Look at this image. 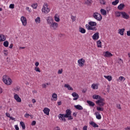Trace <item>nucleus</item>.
<instances>
[{
    "mask_svg": "<svg viewBox=\"0 0 130 130\" xmlns=\"http://www.w3.org/2000/svg\"><path fill=\"white\" fill-rule=\"evenodd\" d=\"M95 26H97V23L94 21H89L88 24L85 25L87 30H92V31H96L97 30V28Z\"/></svg>",
    "mask_w": 130,
    "mask_h": 130,
    "instance_id": "1",
    "label": "nucleus"
},
{
    "mask_svg": "<svg viewBox=\"0 0 130 130\" xmlns=\"http://www.w3.org/2000/svg\"><path fill=\"white\" fill-rule=\"evenodd\" d=\"M3 81L4 84L7 85V86H10V85H12V83H13V81L7 75H4L3 76Z\"/></svg>",
    "mask_w": 130,
    "mask_h": 130,
    "instance_id": "2",
    "label": "nucleus"
},
{
    "mask_svg": "<svg viewBox=\"0 0 130 130\" xmlns=\"http://www.w3.org/2000/svg\"><path fill=\"white\" fill-rule=\"evenodd\" d=\"M42 12L43 14L47 15L49 12H50V9L48 8V4L47 3H44L42 9Z\"/></svg>",
    "mask_w": 130,
    "mask_h": 130,
    "instance_id": "3",
    "label": "nucleus"
},
{
    "mask_svg": "<svg viewBox=\"0 0 130 130\" xmlns=\"http://www.w3.org/2000/svg\"><path fill=\"white\" fill-rule=\"evenodd\" d=\"M105 101V100L104 99L101 98L100 100L96 101L95 102L96 104H98L99 106H101V107H102L105 105V103L104 102Z\"/></svg>",
    "mask_w": 130,
    "mask_h": 130,
    "instance_id": "4",
    "label": "nucleus"
},
{
    "mask_svg": "<svg viewBox=\"0 0 130 130\" xmlns=\"http://www.w3.org/2000/svg\"><path fill=\"white\" fill-rule=\"evenodd\" d=\"M92 16L94 19H95L97 21H101L102 20V16H101V14L98 13V12L94 13Z\"/></svg>",
    "mask_w": 130,
    "mask_h": 130,
    "instance_id": "5",
    "label": "nucleus"
},
{
    "mask_svg": "<svg viewBox=\"0 0 130 130\" xmlns=\"http://www.w3.org/2000/svg\"><path fill=\"white\" fill-rule=\"evenodd\" d=\"M50 28L52 30H57V28H58V23L56 22H54L50 25Z\"/></svg>",
    "mask_w": 130,
    "mask_h": 130,
    "instance_id": "6",
    "label": "nucleus"
},
{
    "mask_svg": "<svg viewBox=\"0 0 130 130\" xmlns=\"http://www.w3.org/2000/svg\"><path fill=\"white\" fill-rule=\"evenodd\" d=\"M85 62H86V61L85 60V59L83 58L78 60V66L81 68H82V67L84 66V64H85Z\"/></svg>",
    "mask_w": 130,
    "mask_h": 130,
    "instance_id": "7",
    "label": "nucleus"
},
{
    "mask_svg": "<svg viewBox=\"0 0 130 130\" xmlns=\"http://www.w3.org/2000/svg\"><path fill=\"white\" fill-rule=\"evenodd\" d=\"M46 21L47 24L50 26L54 22L53 18L50 16L47 18Z\"/></svg>",
    "mask_w": 130,
    "mask_h": 130,
    "instance_id": "8",
    "label": "nucleus"
},
{
    "mask_svg": "<svg viewBox=\"0 0 130 130\" xmlns=\"http://www.w3.org/2000/svg\"><path fill=\"white\" fill-rule=\"evenodd\" d=\"M23 26H27V18L25 16H21L20 18Z\"/></svg>",
    "mask_w": 130,
    "mask_h": 130,
    "instance_id": "9",
    "label": "nucleus"
},
{
    "mask_svg": "<svg viewBox=\"0 0 130 130\" xmlns=\"http://www.w3.org/2000/svg\"><path fill=\"white\" fill-rule=\"evenodd\" d=\"M14 98L17 102H18L19 103L22 102V99H21V98L19 96V95H18L17 94H14Z\"/></svg>",
    "mask_w": 130,
    "mask_h": 130,
    "instance_id": "10",
    "label": "nucleus"
},
{
    "mask_svg": "<svg viewBox=\"0 0 130 130\" xmlns=\"http://www.w3.org/2000/svg\"><path fill=\"white\" fill-rule=\"evenodd\" d=\"M66 114H64V117L66 118H68V117H70V115H72V111L70 109H67L66 111Z\"/></svg>",
    "mask_w": 130,
    "mask_h": 130,
    "instance_id": "11",
    "label": "nucleus"
},
{
    "mask_svg": "<svg viewBox=\"0 0 130 130\" xmlns=\"http://www.w3.org/2000/svg\"><path fill=\"white\" fill-rule=\"evenodd\" d=\"M54 20L55 22H57L58 23L59 22H60V18H59V14L56 13L55 14L54 16Z\"/></svg>",
    "mask_w": 130,
    "mask_h": 130,
    "instance_id": "12",
    "label": "nucleus"
},
{
    "mask_svg": "<svg viewBox=\"0 0 130 130\" xmlns=\"http://www.w3.org/2000/svg\"><path fill=\"white\" fill-rule=\"evenodd\" d=\"M121 17L123 19H125L126 20H127V19H129V15H128V14H127V13H126V12L122 11Z\"/></svg>",
    "mask_w": 130,
    "mask_h": 130,
    "instance_id": "13",
    "label": "nucleus"
},
{
    "mask_svg": "<svg viewBox=\"0 0 130 130\" xmlns=\"http://www.w3.org/2000/svg\"><path fill=\"white\" fill-rule=\"evenodd\" d=\"M92 39L93 40H98L99 39V32H96L92 36Z\"/></svg>",
    "mask_w": 130,
    "mask_h": 130,
    "instance_id": "14",
    "label": "nucleus"
},
{
    "mask_svg": "<svg viewBox=\"0 0 130 130\" xmlns=\"http://www.w3.org/2000/svg\"><path fill=\"white\" fill-rule=\"evenodd\" d=\"M72 95L73 96V97L74 98H73V100L74 101H76L77 99H79V94H78V93H77L76 92H73L72 93Z\"/></svg>",
    "mask_w": 130,
    "mask_h": 130,
    "instance_id": "15",
    "label": "nucleus"
},
{
    "mask_svg": "<svg viewBox=\"0 0 130 130\" xmlns=\"http://www.w3.org/2000/svg\"><path fill=\"white\" fill-rule=\"evenodd\" d=\"M64 114H59L58 116V118L60 119V120H63V121H66V117H64Z\"/></svg>",
    "mask_w": 130,
    "mask_h": 130,
    "instance_id": "16",
    "label": "nucleus"
},
{
    "mask_svg": "<svg viewBox=\"0 0 130 130\" xmlns=\"http://www.w3.org/2000/svg\"><path fill=\"white\" fill-rule=\"evenodd\" d=\"M44 113L46 115H49V112H50V109L48 108H45L43 110Z\"/></svg>",
    "mask_w": 130,
    "mask_h": 130,
    "instance_id": "17",
    "label": "nucleus"
},
{
    "mask_svg": "<svg viewBox=\"0 0 130 130\" xmlns=\"http://www.w3.org/2000/svg\"><path fill=\"white\" fill-rule=\"evenodd\" d=\"M94 115H95L96 119L100 120L101 119V118H102V117L101 116V114H100V112H95L94 113Z\"/></svg>",
    "mask_w": 130,
    "mask_h": 130,
    "instance_id": "18",
    "label": "nucleus"
},
{
    "mask_svg": "<svg viewBox=\"0 0 130 130\" xmlns=\"http://www.w3.org/2000/svg\"><path fill=\"white\" fill-rule=\"evenodd\" d=\"M105 56L106 57H111V56H113V54L107 51L105 52Z\"/></svg>",
    "mask_w": 130,
    "mask_h": 130,
    "instance_id": "19",
    "label": "nucleus"
},
{
    "mask_svg": "<svg viewBox=\"0 0 130 130\" xmlns=\"http://www.w3.org/2000/svg\"><path fill=\"white\" fill-rule=\"evenodd\" d=\"M118 34H120V35H121V36H123V35H124V31H125V29L124 28H121V29H118Z\"/></svg>",
    "mask_w": 130,
    "mask_h": 130,
    "instance_id": "20",
    "label": "nucleus"
},
{
    "mask_svg": "<svg viewBox=\"0 0 130 130\" xmlns=\"http://www.w3.org/2000/svg\"><path fill=\"white\" fill-rule=\"evenodd\" d=\"M64 87L65 88H67L68 90H69V91H74V88L70 86V84H64Z\"/></svg>",
    "mask_w": 130,
    "mask_h": 130,
    "instance_id": "21",
    "label": "nucleus"
},
{
    "mask_svg": "<svg viewBox=\"0 0 130 130\" xmlns=\"http://www.w3.org/2000/svg\"><path fill=\"white\" fill-rule=\"evenodd\" d=\"M91 88L93 90H97V89H98V84L93 83L91 84Z\"/></svg>",
    "mask_w": 130,
    "mask_h": 130,
    "instance_id": "22",
    "label": "nucleus"
},
{
    "mask_svg": "<svg viewBox=\"0 0 130 130\" xmlns=\"http://www.w3.org/2000/svg\"><path fill=\"white\" fill-rule=\"evenodd\" d=\"M85 5H86V6H91V5H92V4H93V1H92V0H86L85 2Z\"/></svg>",
    "mask_w": 130,
    "mask_h": 130,
    "instance_id": "23",
    "label": "nucleus"
},
{
    "mask_svg": "<svg viewBox=\"0 0 130 130\" xmlns=\"http://www.w3.org/2000/svg\"><path fill=\"white\" fill-rule=\"evenodd\" d=\"M52 100H54V101H56L57 100V94L55 93H53L52 95Z\"/></svg>",
    "mask_w": 130,
    "mask_h": 130,
    "instance_id": "24",
    "label": "nucleus"
},
{
    "mask_svg": "<svg viewBox=\"0 0 130 130\" xmlns=\"http://www.w3.org/2000/svg\"><path fill=\"white\" fill-rule=\"evenodd\" d=\"M89 124H90V125H92V126L93 127H98L99 126L96 124V123H95V122L94 121H91L89 122Z\"/></svg>",
    "mask_w": 130,
    "mask_h": 130,
    "instance_id": "25",
    "label": "nucleus"
},
{
    "mask_svg": "<svg viewBox=\"0 0 130 130\" xmlns=\"http://www.w3.org/2000/svg\"><path fill=\"white\" fill-rule=\"evenodd\" d=\"M87 103L89 105V106H91L92 107H94V106H95V103L91 101H87Z\"/></svg>",
    "mask_w": 130,
    "mask_h": 130,
    "instance_id": "26",
    "label": "nucleus"
},
{
    "mask_svg": "<svg viewBox=\"0 0 130 130\" xmlns=\"http://www.w3.org/2000/svg\"><path fill=\"white\" fill-rule=\"evenodd\" d=\"M104 78H105V79H107V80H108L109 82H111V81H112V77L111 76L104 75Z\"/></svg>",
    "mask_w": 130,
    "mask_h": 130,
    "instance_id": "27",
    "label": "nucleus"
},
{
    "mask_svg": "<svg viewBox=\"0 0 130 130\" xmlns=\"http://www.w3.org/2000/svg\"><path fill=\"white\" fill-rule=\"evenodd\" d=\"M79 31L82 34H85V33H86V29L83 27H79Z\"/></svg>",
    "mask_w": 130,
    "mask_h": 130,
    "instance_id": "28",
    "label": "nucleus"
},
{
    "mask_svg": "<svg viewBox=\"0 0 130 130\" xmlns=\"http://www.w3.org/2000/svg\"><path fill=\"white\" fill-rule=\"evenodd\" d=\"M92 98L93 99H95V100H98V99L99 100L101 98V96L98 94H94L92 96Z\"/></svg>",
    "mask_w": 130,
    "mask_h": 130,
    "instance_id": "29",
    "label": "nucleus"
},
{
    "mask_svg": "<svg viewBox=\"0 0 130 130\" xmlns=\"http://www.w3.org/2000/svg\"><path fill=\"white\" fill-rule=\"evenodd\" d=\"M97 47L99 48H101L102 47V42L101 41L99 40L97 41Z\"/></svg>",
    "mask_w": 130,
    "mask_h": 130,
    "instance_id": "30",
    "label": "nucleus"
},
{
    "mask_svg": "<svg viewBox=\"0 0 130 130\" xmlns=\"http://www.w3.org/2000/svg\"><path fill=\"white\" fill-rule=\"evenodd\" d=\"M75 108H76V109H78V110H83V107H82L80 105L75 106Z\"/></svg>",
    "mask_w": 130,
    "mask_h": 130,
    "instance_id": "31",
    "label": "nucleus"
},
{
    "mask_svg": "<svg viewBox=\"0 0 130 130\" xmlns=\"http://www.w3.org/2000/svg\"><path fill=\"white\" fill-rule=\"evenodd\" d=\"M36 24H40V23H41V20L40 19V17H37L35 20Z\"/></svg>",
    "mask_w": 130,
    "mask_h": 130,
    "instance_id": "32",
    "label": "nucleus"
},
{
    "mask_svg": "<svg viewBox=\"0 0 130 130\" xmlns=\"http://www.w3.org/2000/svg\"><path fill=\"white\" fill-rule=\"evenodd\" d=\"M101 13L102 15H103V16H106L107 12H106V10H105V9H101Z\"/></svg>",
    "mask_w": 130,
    "mask_h": 130,
    "instance_id": "33",
    "label": "nucleus"
},
{
    "mask_svg": "<svg viewBox=\"0 0 130 130\" xmlns=\"http://www.w3.org/2000/svg\"><path fill=\"white\" fill-rule=\"evenodd\" d=\"M122 12H118V11H117L115 12V16L116 17H120L121 16H122Z\"/></svg>",
    "mask_w": 130,
    "mask_h": 130,
    "instance_id": "34",
    "label": "nucleus"
},
{
    "mask_svg": "<svg viewBox=\"0 0 130 130\" xmlns=\"http://www.w3.org/2000/svg\"><path fill=\"white\" fill-rule=\"evenodd\" d=\"M125 6L124 4H121L118 6V10H121L124 8Z\"/></svg>",
    "mask_w": 130,
    "mask_h": 130,
    "instance_id": "35",
    "label": "nucleus"
},
{
    "mask_svg": "<svg viewBox=\"0 0 130 130\" xmlns=\"http://www.w3.org/2000/svg\"><path fill=\"white\" fill-rule=\"evenodd\" d=\"M20 125L22 128V129H25V128H26V126H25V123H24V122L23 121H21L20 122Z\"/></svg>",
    "mask_w": 130,
    "mask_h": 130,
    "instance_id": "36",
    "label": "nucleus"
},
{
    "mask_svg": "<svg viewBox=\"0 0 130 130\" xmlns=\"http://www.w3.org/2000/svg\"><path fill=\"white\" fill-rule=\"evenodd\" d=\"M3 45L5 47H9V42L8 41H5L3 43Z\"/></svg>",
    "mask_w": 130,
    "mask_h": 130,
    "instance_id": "37",
    "label": "nucleus"
},
{
    "mask_svg": "<svg viewBox=\"0 0 130 130\" xmlns=\"http://www.w3.org/2000/svg\"><path fill=\"white\" fill-rule=\"evenodd\" d=\"M1 36V42L2 41H5L6 38V36H5V35H0Z\"/></svg>",
    "mask_w": 130,
    "mask_h": 130,
    "instance_id": "38",
    "label": "nucleus"
},
{
    "mask_svg": "<svg viewBox=\"0 0 130 130\" xmlns=\"http://www.w3.org/2000/svg\"><path fill=\"white\" fill-rule=\"evenodd\" d=\"M118 3H119V0H115L112 3V5H113V6H116Z\"/></svg>",
    "mask_w": 130,
    "mask_h": 130,
    "instance_id": "39",
    "label": "nucleus"
},
{
    "mask_svg": "<svg viewBox=\"0 0 130 130\" xmlns=\"http://www.w3.org/2000/svg\"><path fill=\"white\" fill-rule=\"evenodd\" d=\"M32 8H33V9H37V7H38V5L37 4V3H35V4H33L31 5Z\"/></svg>",
    "mask_w": 130,
    "mask_h": 130,
    "instance_id": "40",
    "label": "nucleus"
},
{
    "mask_svg": "<svg viewBox=\"0 0 130 130\" xmlns=\"http://www.w3.org/2000/svg\"><path fill=\"white\" fill-rule=\"evenodd\" d=\"M96 110L98 111H103V110H104V109L103 108H101L100 107H97Z\"/></svg>",
    "mask_w": 130,
    "mask_h": 130,
    "instance_id": "41",
    "label": "nucleus"
},
{
    "mask_svg": "<svg viewBox=\"0 0 130 130\" xmlns=\"http://www.w3.org/2000/svg\"><path fill=\"white\" fill-rule=\"evenodd\" d=\"M118 80L119 81H125V78L123 76H120Z\"/></svg>",
    "mask_w": 130,
    "mask_h": 130,
    "instance_id": "42",
    "label": "nucleus"
},
{
    "mask_svg": "<svg viewBox=\"0 0 130 130\" xmlns=\"http://www.w3.org/2000/svg\"><path fill=\"white\" fill-rule=\"evenodd\" d=\"M35 71H36V72H38L39 73L41 72V71H40V69L39 68V67H35Z\"/></svg>",
    "mask_w": 130,
    "mask_h": 130,
    "instance_id": "43",
    "label": "nucleus"
},
{
    "mask_svg": "<svg viewBox=\"0 0 130 130\" xmlns=\"http://www.w3.org/2000/svg\"><path fill=\"white\" fill-rule=\"evenodd\" d=\"M20 90V87L19 86H17L14 88V91L15 92H18V91Z\"/></svg>",
    "mask_w": 130,
    "mask_h": 130,
    "instance_id": "44",
    "label": "nucleus"
},
{
    "mask_svg": "<svg viewBox=\"0 0 130 130\" xmlns=\"http://www.w3.org/2000/svg\"><path fill=\"white\" fill-rule=\"evenodd\" d=\"M71 19L72 20V22H75L76 21V16L72 15Z\"/></svg>",
    "mask_w": 130,
    "mask_h": 130,
    "instance_id": "45",
    "label": "nucleus"
},
{
    "mask_svg": "<svg viewBox=\"0 0 130 130\" xmlns=\"http://www.w3.org/2000/svg\"><path fill=\"white\" fill-rule=\"evenodd\" d=\"M100 4L101 5H105V4H106V2H105V0H100Z\"/></svg>",
    "mask_w": 130,
    "mask_h": 130,
    "instance_id": "46",
    "label": "nucleus"
},
{
    "mask_svg": "<svg viewBox=\"0 0 130 130\" xmlns=\"http://www.w3.org/2000/svg\"><path fill=\"white\" fill-rule=\"evenodd\" d=\"M9 9H15V5L14 4H10L9 6Z\"/></svg>",
    "mask_w": 130,
    "mask_h": 130,
    "instance_id": "47",
    "label": "nucleus"
},
{
    "mask_svg": "<svg viewBox=\"0 0 130 130\" xmlns=\"http://www.w3.org/2000/svg\"><path fill=\"white\" fill-rule=\"evenodd\" d=\"M62 72H63L62 69L59 70L58 71V75H61V74H62Z\"/></svg>",
    "mask_w": 130,
    "mask_h": 130,
    "instance_id": "48",
    "label": "nucleus"
},
{
    "mask_svg": "<svg viewBox=\"0 0 130 130\" xmlns=\"http://www.w3.org/2000/svg\"><path fill=\"white\" fill-rule=\"evenodd\" d=\"M83 130H88V126L87 125H85L83 127Z\"/></svg>",
    "mask_w": 130,
    "mask_h": 130,
    "instance_id": "49",
    "label": "nucleus"
},
{
    "mask_svg": "<svg viewBox=\"0 0 130 130\" xmlns=\"http://www.w3.org/2000/svg\"><path fill=\"white\" fill-rule=\"evenodd\" d=\"M69 120H72V119H73V116H72V115L69 116V117H68Z\"/></svg>",
    "mask_w": 130,
    "mask_h": 130,
    "instance_id": "50",
    "label": "nucleus"
},
{
    "mask_svg": "<svg viewBox=\"0 0 130 130\" xmlns=\"http://www.w3.org/2000/svg\"><path fill=\"white\" fill-rule=\"evenodd\" d=\"M36 125V121H32L31 122V125Z\"/></svg>",
    "mask_w": 130,
    "mask_h": 130,
    "instance_id": "51",
    "label": "nucleus"
},
{
    "mask_svg": "<svg viewBox=\"0 0 130 130\" xmlns=\"http://www.w3.org/2000/svg\"><path fill=\"white\" fill-rule=\"evenodd\" d=\"M6 116H7V117H9V118L11 117V114H10V113H6Z\"/></svg>",
    "mask_w": 130,
    "mask_h": 130,
    "instance_id": "52",
    "label": "nucleus"
},
{
    "mask_svg": "<svg viewBox=\"0 0 130 130\" xmlns=\"http://www.w3.org/2000/svg\"><path fill=\"white\" fill-rule=\"evenodd\" d=\"M29 116H30V115H29V114H27V113H26L24 115V117H26V118H28Z\"/></svg>",
    "mask_w": 130,
    "mask_h": 130,
    "instance_id": "53",
    "label": "nucleus"
},
{
    "mask_svg": "<svg viewBox=\"0 0 130 130\" xmlns=\"http://www.w3.org/2000/svg\"><path fill=\"white\" fill-rule=\"evenodd\" d=\"M15 128L16 130H19V126H18V125H15Z\"/></svg>",
    "mask_w": 130,
    "mask_h": 130,
    "instance_id": "54",
    "label": "nucleus"
},
{
    "mask_svg": "<svg viewBox=\"0 0 130 130\" xmlns=\"http://www.w3.org/2000/svg\"><path fill=\"white\" fill-rule=\"evenodd\" d=\"M13 46H14V45L13 44V43L11 44L9 46V48H10L11 49H12V48H13Z\"/></svg>",
    "mask_w": 130,
    "mask_h": 130,
    "instance_id": "55",
    "label": "nucleus"
},
{
    "mask_svg": "<svg viewBox=\"0 0 130 130\" xmlns=\"http://www.w3.org/2000/svg\"><path fill=\"white\" fill-rule=\"evenodd\" d=\"M54 130H60V128H59L58 126H57L54 128Z\"/></svg>",
    "mask_w": 130,
    "mask_h": 130,
    "instance_id": "56",
    "label": "nucleus"
},
{
    "mask_svg": "<svg viewBox=\"0 0 130 130\" xmlns=\"http://www.w3.org/2000/svg\"><path fill=\"white\" fill-rule=\"evenodd\" d=\"M35 64L36 67H38V66H39V62H36Z\"/></svg>",
    "mask_w": 130,
    "mask_h": 130,
    "instance_id": "57",
    "label": "nucleus"
},
{
    "mask_svg": "<svg viewBox=\"0 0 130 130\" xmlns=\"http://www.w3.org/2000/svg\"><path fill=\"white\" fill-rule=\"evenodd\" d=\"M126 34L127 36H130V30L127 31Z\"/></svg>",
    "mask_w": 130,
    "mask_h": 130,
    "instance_id": "58",
    "label": "nucleus"
},
{
    "mask_svg": "<svg viewBox=\"0 0 130 130\" xmlns=\"http://www.w3.org/2000/svg\"><path fill=\"white\" fill-rule=\"evenodd\" d=\"M117 107L118 109H121V107H120V105H117Z\"/></svg>",
    "mask_w": 130,
    "mask_h": 130,
    "instance_id": "59",
    "label": "nucleus"
},
{
    "mask_svg": "<svg viewBox=\"0 0 130 130\" xmlns=\"http://www.w3.org/2000/svg\"><path fill=\"white\" fill-rule=\"evenodd\" d=\"M26 11H28V12H31V10H30V8L29 7L26 8Z\"/></svg>",
    "mask_w": 130,
    "mask_h": 130,
    "instance_id": "60",
    "label": "nucleus"
},
{
    "mask_svg": "<svg viewBox=\"0 0 130 130\" xmlns=\"http://www.w3.org/2000/svg\"><path fill=\"white\" fill-rule=\"evenodd\" d=\"M42 88H45L46 87V84H43L42 85Z\"/></svg>",
    "mask_w": 130,
    "mask_h": 130,
    "instance_id": "61",
    "label": "nucleus"
},
{
    "mask_svg": "<svg viewBox=\"0 0 130 130\" xmlns=\"http://www.w3.org/2000/svg\"><path fill=\"white\" fill-rule=\"evenodd\" d=\"M106 10H107V12H109V11H110V8L107 7Z\"/></svg>",
    "mask_w": 130,
    "mask_h": 130,
    "instance_id": "62",
    "label": "nucleus"
},
{
    "mask_svg": "<svg viewBox=\"0 0 130 130\" xmlns=\"http://www.w3.org/2000/svg\"><path fill=\"white\" fill-rule=\"evenodd\" d=\"M125 130H130V127L129 126H127V127L125 128Z\"/></svg>",
    "mask_w": 130,
    "mask_h": 130,
    "instance_id": "63",
    "label": "nucleus"
},
{
    "mask_svg": "<svg viewBox=\"0 0 130 130\" xmlns=\"http://www.w3.org/2000/svg\"><path fill=\"white\" fill-rule=\"evenodd\" d=\"M57 104H58V105H61V102H57Z\"/></svg>",
    "mask_w": 130,
    "mask_h": 130,
    "instance_id": "64",
    "label": "nucleus"
}]
</instances>
